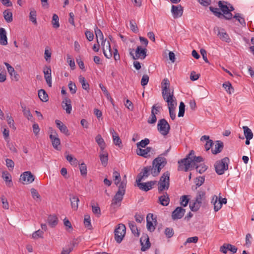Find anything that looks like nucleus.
I'll return each instance as SVG.
<instances>
[{
  "label": "nucleus",
  "instance_id": "nucleus-1",
  "mask_svg": "<svg viewBox=\"0 0 254 254\" xmlns=\"http://www.w3.org/2000/svg\"><path fill=\"white\" fill-rule=\"evenodd\" d=\"M167 159L161 155H159L155 158L152 163L151 166V174L153 177H156L160 174L161 169L167 164Z\"/></svg>",
  "mask_w": 254,
  "mask_h": 254
},
{
  "label": "nucleus",
  "instance_id": "nucleus-2",
  "mask_svg": "<svg viewBox=\"0 0 254 254\" xmlns=\"http://www.w3.org/2000/svg\"><path fill=\"white\" fill-rule=\"evenodd\" d=\"M127 180L126 179L122 181L119 186V189L116 194L112 200V206H120L121 203L123 199L124 195L126 193Z\"/></svg>",
  "mask_w": 254,
  "mask_h": 254
},
{
  "label": "nucleus",
  "instance_id": "nucleus-3",
  "mask_svg": "<svg viewBox=\"0 0 254 254\" xmlns=\"http://www.w3.org/2000/svg\"><path fill=\"white\" fill-rule=\"evenodd\" d=\"M170 172H164L158 182V192L161 193L164 190H168L170 186Z\"/></svg>",
  "mask_w": 254,
  "mask_h": 254
},
{
  "label": "nucleus",
  "instance_id": "nucleus-4",
  "mask_svg": "<svg viewBox=\"0 0 254 254\" xmlns=\"http://www.w3.org/2000/svg\"><path fill=\"white\" fill-rule=\"evenodd\" d=\"M191 155H193V150H191L190 153L187 155L186 158L178 161V163L179 166L178 170L179 171H185V172H187L190 168L193 167L190 158V156H191Z\"/></svg>",
  "mask_w": 254,
  "mask_h": 254
},
{
  "label": "nucleus",
  "instance_id": "nucleus-5",
  "mask_svg": "<svg viewBox=\"0 0 254 254\" xmlns=\"http://www.w3.org/2000/svg\"><path fill=\"white\" fill-rule=\"evenodd\" d=\"M229 159L228 157H225L220 160L217 161L214 165L215 170L217 174L219 175L224 173L225 171L228 169V163Z\"/></svg>",
  "mask_w": 254,
  "mask_h": 254
},
{
  "label": "nucleus",
  "instance_id": "nucleus-6",
  "mask_svg": "<svg viewBox=\"0 0 254 254\" xmlns=\"http://www.w3.org/2000/svg\"><path fill=\"white\" fill-rule=\"evenodd\" d=\"M126 232V227L122 223L117 225L114 231L115 239L118 243H121L124 238Z\"/></svg>",
  "mask_w": 254,
  "mask_h": 254
},
{
  "label": "nucleus",
  "instance_id": "nucleus-7",
  "mask_svg": "<svg viewBox=\"0 0 254 254\" xmlns=\"http://www.w3.org/2000/svg\"><path fill=\"white\" fill-rule=\"evenodd\" d=\"M157 129L162 135L165 136L169 132L170 126L165 119H162L158 121Z\"/></svg>",
  "mask_w": 254,
  "mask_h": 254
},
{
  "label": "nucleus",
  "instance_id": "nucleus-8",
  "mask_svg": "<svg viewBox=\"0 0 254 254\" xmlns=\"http://www.w3.org/2000/svg\"><path fill=\"white\" fill-rule=\"evenodd\" d=\"M49 137L51 140L53 147L57 150H60L61 149L60 146L61 140L59 138L56 131L55 130H52L51 133Z\"/></svg>",
  "mask_w": 254,
  "mask_h": 254
},
{
  "label": "nucleus",
  "instance_id": "nucleus-9",
  "mask_svg": "<svg viewBox=\"0 0 254 254\" xmlns=\"http://www.w3.org/2000/svg\"><path fill=\"white\" fill-rule=\"evenodd\" d=\"M34 176L30 171L24 172L20 176V180L22 181L23 184H30L34 181Z\"/></svg>",
  "mask_w": 254,
  "mask_h": 254
},
{
  "label": "nucleus",
  "instance_id": "nucleus-10",
  "mask_svg": "<svg viewBox=\"0 0 254 254\" xmlns=\"http://www.w3.org/2000/svg\"><path fill=\"white\" fill-rule=\"evenodd\" d=\"M102 46H103V54L105 57L107 59H110L112 57V53L111 51L110 43L109 41L102 42Z\"/></svg>",
  "mask_w": 254,
  "mask_h": 254
},
{
  "label": "nucleus",
  "instance_id": "nucleus-11",
  "mask_svg": "<svg viewBox=\"0 0 254 254\" xmlns=\"http://www.w3.org/2000/svg\"><path fill=\"white\" fill-rule=\"evenodd\" d=\"M156 181H148L146 183H139L137 187L144 191H147L152 189L153 186L156 183Z\"/></svg>",
  "mask_w": 254,
  "mask_h": 254
},
{
  "label": "nucleus",
  "instance_id": "nucleus-12",
  "mask_svg": "<svg viewBox=\"0 0 254 254\" xmlns=\"http://www.w3.org/2000/svg\"><path fill=\"white\" fill-rule=\"evenodd\" d=\"M186 210L181 207H177L172 213V218L173 220L181 219L184 215Z\"/></svg>",
  "mask_w": 254,
  "mask_h": 254
},
{
  "label": "nucleus",
  "instance_id": "nucleus-13",
  "mask_svg": "<svg viewBox=\"0 0 254 254\" xmlns=\"http://www.w3.org/2000/svg\"><path fill=\"white\" fill-rule=\"evenodd\" d=\"M43 72L46 81L49 87L52 86L51 68L50 66H45Z\"/></svg>",
  "mask_w": 254,
  "mask_h": 254
},
{
  "label": "nucleus",
  "instance_id": "nucleus-14",
  "mask_svg": "<svg viewBox=\"0 0 254 254\" xmlns=\"http://www.w3.org/2000/svg\"><path fill=\"white\" fill-rule=\"evenodd\" d=\"M140 242L141 245V250L143 252L145 251L150 247L149 237L147 235H143L140 239Z\"/></svg>",
  "mask_w": 254,
  "mask_h": 254
},
{
  "label": "nucleus",
  "instance_id": "nucleus-15",
  "mask_svg": "<svg viewBox=\"0 0 254 254\" xmlns=\"http://www.w3.org/2000/svg\"><path fill=\"white\" fill-rule=\"evenodd\" d=\"M171 12L175 18L181 17L183 15V7L180 4L177 5H173L172 6Z\"/></svg>",
  "mask_w": 254,
  "mask_h": 254
},
{
  "label": "nucleus",
  "instance_id": "nucleus-16",
  "mask_svg": "<svg viewBox=\"0 0 254 254\" xmlns=\"http://www.w3.org/2000/svg\"><path fill=\"white\" fill-rule=\"evenodd\" d=\"M146 51V49L142 48L141 46H137L135 50V60L144 59L147 56Z\"/></svg>",
  "mask_w": 254,
  "mask_h": 254
},
{
  "label": "nucleus",
  "instance_id": "nucleus-17",
  "mask_svg": "<svg viewBox=\"0 0 254 254\" xmlns=\"http://www.w3.org/2000/svg\"><path fill=\"white\" fill-rule=\"evenodd\" d=\"M217 29L218 30L217 36L219 38L226 42H230L231 39L225 30L223 28L219 29L218 27H217Z\"/></svg>",
  "mask_w": 254,
  "mask_h": 254
},
{
  "label": "nucleus",
  "instance_id": "nucleus-18",
  "mask_svg": "<svg viewBox=\"0 0 254 254\" xmlns=\"http://www.w3.org/2000/svg\"><path fill=\"white\" fill-rule=\"evenodd\" d=\"M71 102L70 99L67 97H65L62 102V107L67 114H70L72 110Z\"/></svg>",
  "mask_w": 254,
  "mask_h": 254
},
{
  "label": "nucleus",
  "instance_id": "nucleus-19",
  "mask_svg": "<svg viewBox=\"0 0 254 254\" xmlns=\"http://www.w3.org/2000/svg\"><path fill=\"white\" fill-rule=\"evenodd\" d=\"M55 123L57 127L60 130L61 132L64 133L67 136L69 135V132L67 127L61 121L56 120L55 121Z\"/></svg>",
  "mask_w": 254,
  "mask_h": 254
},
{
  "label": "nucleus",
  "instance_id": "nucleus-20",
  "mask_svg": "<svg viewBox=\"0 0 254 254\" xmlns=\"http://www.w3.org/2000/svg\"><path fill=\"white\" fill-rule=\"evenodd\" d=\"M158 200L162 205L164 206L168 205L170 202V198L167 192H164L163 195L158 197Z\"/></svg>",
  "mask_w": 254,
  "mask_h": 254
},
{
  "label": "nucleus",
  "instance_id": "nucleus-21",
  "mask_svg": "<svg viewBox=\"0 0 254 254\" xmlns=\"http://www.w3.org/2000/svg\"><path fill=\"white\" fill-rule=\"evenodd\" d=\"M76 245H77L76 241L72 240L65 248L63 249L61 254H69L73 251Z\"/></svg>",
  "mask_w": 254,
  "mask_h": 254
},
{
  "label": "nucleus",
  "instance_id": "nucleus-22",
  "mask_svg": "<svg viewBox=\"0 0 254 254\" xmlns=\"http://www.w3.org/2000/svg\"><path fill=\"white\" fill-rule=\"evenodd\" d=\"M168 103V109H175L176 106L177 105V102H176L175 98L173 94L169 95L166 100H165Z\"/></svg>",
  "mask_w": 254,
  "mask_h": 254
},
{
  "label": "nucleus",
  "instance_id": "nucleus-23",
  "mask_svg": "<svg viewBox=\"0 0 254 254\" xmlns=\"http://www.w3.org/2000/svg\"><path fill=\"white\" fill-rule=\"evenodd\" d=\"M70 201L71 208L73 210H77L78 208L79 199L78 196L74 195H70Z\"/></svg>",
  "mask_w": 254,
  "mask_h": 254
},
{
  "label": "nucleus",
  "instance_id": "nucleus-24",
  "mask_svg": "<svg viewBox=\"0 0 254 254\" xmlns=\"http://www.w3.org/2000/svg\"><path fill=\"white\" fill-rule=\"evenodd\" d=\"M152 149V147H147L145 149H141L138 148L136 150V153L138 155L142 156L144 158H148L150 156V155H148V153H149Z\"/></svg>",
  "mask_w": 254,
  "mask_h": 254
},
{
  "label": "nucleus",
  "instance_id": "nucleus-25",
  "mask_svg": "<svg viewBox=\"0 0 254 254\" xmlns=\"http://www.w3.org/2000/svg\"><path fill=\"white\" fill-rule=\"evenodd\" d=\"M0 44L4 46L7 44L6 33L3 28H0Z\"/></svg>",
  "mask_w": 254,
  "mask_h": 254
},
{
  "label": "nucleus",
  "instance_id": "nucleus-26",
  "mask_svg": "<svg viewBox=\"0 0 254 254\" xmlns=\"http://www.w3.org/2000/svg\"><path fill=\"white\" fill-rule=\"evenodd\" d=\"M95 141L98 144L101 149V152H103L106 147V143L101 134H98L95 137Z\"/></svg>",
  "mask_w": 254,
  "mask_h": 254
},
{
  "label": "nucleus",
  "instance_id": "nucleus-27",
  "mask_svg": "<svg viewBox=\"0 0 254 254\" xmlns=\"http://www.w3.org/2000/svg\"><path fill=\"white\" fill-rule=\"evenodd\" d=\"M224 147L223 142L221 141L218 140L215 145V148L212 149V153L213 154H217L222 151Z\"/></svg>",
  "mask_w": 254,
  "mask_h": 254
},
{
  "label": "nucleus",
  "instance_id": "nucleus-28",
  "mask_svg": "<svg viewBox=\"0 0 254 254\" xmlns=\"http://www.w3.org/2000/svg\"><path fill=\"white\" fill-rule=\"evenodd\" d=\"M2 178L6 182L7 186L8 187H11L12 186L11 175L7 171H4L2 172Z\"/></svg>",
  "mask_w": 254,
  "mask_h": 254
},
{
  "label": "nucleus",
  "instance_id": "nucleus-29",
  "mask_svg": "<svg viewBox=\"0 0 254 254\" xmlns=\"http://www.w3.org/2000/svg\"><path fill=\"white\" fill-rule=\"evenodd\" d=\"M150 215H151V217L153 221L154 220V219H155V223L157 222V221H156V219L153 218V215L152 214L149 213L147 215V228L148 230L150 232H153L155 229V227L153 225V222L148 220V218Z\"/></svg>",
  "mask_w": 254,
  "mask_h": 254
},
{
  "label": "nucleus",
  "instance_id": "nucleus-30",
  "mask_svg": "<svg viewBox=\"0 0 254 254\" xmlns=\"http://www.w3.org/2000/svg\"><path fill=\"white\" fill-rule=\"evenodd\" d=\"M3 16L5 20L7 23H10L12 21V13L10 9H7L3 12Z\"/></svg>",
  "mask_w": 254,
  "mask_h": 254
},
{
  "label": "nucleus",
  "instance_id": "nucleus-31",
  "mask_svg": "<svg viewBox=\"0 0 254 254\" xmlns=\"http://www.w3.org/2000/svg\"><path fill=\"white\" fill-rule=\"evenodd\" d=\"M58 222V219L55 215H50L48 218V223L51 227H55Z\"/></svg>",
  "mask_w": 254,
  "mask_h": 254
},
{
  "label": "nucleus",
  "instance_id": "nucleus-32",
  "mask_svg": "<svg viewBox=\"0 0 254 254\" xmlns=\"http://www.w3.org/2000/svg\"><path fill=\"white\" fill-rule=\"evenodd\" d=\"M100 159L101 162L102 164L104 166H107L108 164V153L104 150L103 152H101L100 153Z\"/></svg>",
  "mask_w": 254,
  "mask_h": 254
},
{
  "label": "nucleus",
  "instance_id": "nucleus-33",
  "mask_svg": "<svg viewBox=\"0 0 254 254\" xmlns=\"http://www.w3.org/2000/svg\"><path fill=\"white\" fill-rule=\"evenodd\" d=\"M129 227L131 231V232L136 237L139 236V232L137 229V227L133 221H129L128 222Z\"/></svg>",
  "mask_w": 254,
  "mask_h": 254
},
{
  "label": "nucleus",
  "instance_id": "nucleus-34",
  "mask_svg": "<svg viewBox=\"0 0 254 254\" xmlns=\"http://www.w3.org/2000/svg\"><path fill=\"white\" fill-rule=\"evenodd\" d=\"M190 158L193 167L196 165V163L203 161V158L201 156L196 157L194 156V152L193 151V155H191V156H190Z\"/></svg>",
  "mask_w": 254,
  "mask_h": 254
},
{
  "label": "nucleus",
  "instance_id": "nucleus-35",
  "mask_svg": "<svg viewBox=\"0 0 254 254\" xmlns=\"http://www.w3.org/2000/svg\"><path fill=\"white\" fill-rule=\"evenodd\" d=\"M38 96L42 102L48 101V95L44 89H40L38 91Z\"/></svg>",
  "mask_w": 254,
  "mask_h": 254
},
{
  "label": "nucleus",
  "instance_id": "nucleus-36",
  "mask_svg": "<svg viewBox=\"0 0 254 254\" xmlns=\"http://www.w3.org/2000/svg\"><path fill=\"white\" fill-rule=\"evenodd\" d=\"M205 194L206 193L204 190H199L197 193L195 200L199 202L200 201L201 203L202 204V201H204L205 199Z\"/></svg>",
  "mask_w": 254,
  "mask_h": 254
},
{
  "label": "nucleus",
  "instance_id": "nucleus-37",
  "mask_svg": "<svg viewBox=\"0 0 254 254\" xmlns=\"http://www.w3.org/2000/svg\"><path fill=\"white\" fill-rule=\"evenodd\" d=\"M79 81L82 85V88L89 92V84L86 82L85 78L82 75L79 76Z\"/></svg>",
  "mask_w": 254,
  "mask_h": 254
},
{
  "label": "nucleus",
  "instance_id": "nucleus-38",
  "mask_svg": "<svg viewBox=\"0 0 254 254\" xmlns=\"http://www.w3.org/2000/svg\"><path fill=\"white\" fill-rule=\"evenodd\" d=\"M244 130V133L246 138H253L254 134L251 129L247 126H244L243 127Z\"/></svg>",
  "mask_w": 254,
  "mask_h": 254
},
{
  "label": "nucleus",
  "instance_id": "nucleus-39",
  "mask_svg": "<svg viewBox=\"0 0 254 254\" xmlns=\"http://www.w3.org/2000/svg\"><path fill=\"white\" fill-rule=\"evenodd\" d=\"M66 160L71 165L77 166L78 164V161L76 158L73 157L71 154H68L65 156Z\"/></svg>",
  "mask_w": 254,
  "mask_h": 254
},
{
  "label": "nucleus",
  "instance_id": "nucleus-40",
  "mask_svg": "<svg viewBox=\"0 0 254 254\" xmlns=\"http://www.w3.org/2000/svg\"><path fill=\"white\" fill-rule=\"evenodd\" d=\"M201 205V202H198L195 200L192 204L190 205V208L192 211L195 212L197 211L199 208L200 207Z\"/></svg>",
  "mask_w": 254,
  "mask_h": 254
},
{
  "label": "nucleus",
  "instance_id": "nucleus-41",
  "mask_svg": "<svg viewBox=\"0 0 254 254\" xmlns=\"http://www.w3.org/2000/svg\"><path fill=\"white\" fill-rule=\"evenodd\" d=\"M36 16V11L34 9L31 10L29 14V19L35 25L37 24Z\"/></svg>",
  "mask_w": 254,
  "mask_h": 254
},
{
  "label": "nucleus",
  "instance_id": "nucleus-42",
  "mask_svg": "<svg viewBox=\"0 0 254 254\" xmlns=\"http://www.w3.org/2000/svg\"><path fill=\"white\" fill-rule=\"evenodd\" d=\"M6 79V72L4 68L0 65V82H3Z\"/></svg>",
  "mask_w": 254,
  "mask_h": 254
},
{
  "label": "nucleus",
  "instance_id": "nucleus-43",
  "mask_svg": "<svg viewBox=\"0 0 254 254\" xmlns=\"http://www.w3.org/2000/svg\"><path fill=\"white\" fill-rule=\"evenodd\" d=\"M209 9L215 16H217L219 18H222L223 14L219 11V8L210 6Z\"/></svg>",
  "mask_w": 254,
  "mask_h": 254
},
{
  "label": "nucleus",
  "instance_id": "nucleus-44",
  "mask_svg": "<svg viewBox=\"0 0 254 254\" xmlns=\"http://www.w3.org/2000/svg\"><path fill=\"white\" fill-rule=\"evenodd\" d=\"M94 30H95V34L96 35V38L97 39V42L98 41L99 38L101 40H102V41H104L105 40H104V39H104L103 34L102 31H101V30L99 29L96 26H95Z\"/></svg>",
  "mask_w": 254,
  "mask_h": 254
},
{
  "label": "nucleus",
  "instance_id": "nucleus-45",
  "mask_svg": "<svg viewBox=\"0 0 254 254\" xmlns=\"http://www.w3.org/2000/svg\"><path fill=\"white\" fill-rule=\"evenodd\" d=\"M223 87L229 94H231L232 92H234V89L229 82H225L223 84Z\"/></svg>",
  "mask_w": 254,
  "mask_h": 254
},
{
  "label": "nucleus",
  "instance_id": "nucleus-46",
  "mask_svg": "<svg viewBox=\"0 0 254 254\" xmlns=\"http://www.w3.org/2000/svg\"><path fill=\"white\" fill-rule=\"evenodd\" d=\"M156 112H154L153 110H151L150 117L147 120V123L149 124H153L156 123L157 121V118L156 117Z\"/></svg>",
  "mask_w": 254,
  "mask_h": 254
},
{
  "label": "nucleus",
  "instance_id": "nucleus-47",
  "mask_svg": "<svg viewBox=\"0 0 254 254\" xmlns=\"http://www.w3.org/2000/svg\"><path fill=\"white\" fill-rule=\"evenodd\" d=\"M194 167H195L196 171L200 174L204 173L207 169V166L204 163L200 164L199 165H196Z\"/></svg>",
  "mask_w": 254,
  "mask_h": 254
},
{
  "label": "nucleus",
  "instance_id": "nucleus-48",
  "mask_svg": "<svg viewBox=\"0 0 254 254\" xmlns=\"http://www.w3.org/2000/svg\"><path fill=\"white\" fill-rule=\"evenodd\" d=\"M233 17L236 19L243 26H245L246 25L245 20L244 17L241 16V14L240 13H236Z\"/></svg>",
  "mask_w": 254,
  "mask_h": 254
},
{
  "label": "nucleus",
  "instance_id": "nucleus-49",
  "mask_svg": "<svg viewBox=\"0 0 254 254\" xmlns=\"http://www.w3.org/2000/svg\"><path fill=\"white\" fill-rule=\"evenodd\" d=\"M52 23L54 28H58L59 27V17L56 14L53 15Z\"/></svg>",
  "mask_w": 254,
  "mask_h": 254
},
{
  "label": "nucleus",
  "instance_id": "nucleus-50",
  "mask_svg": "<svg viewBox=\"0 0 254 254\" xmlns=\"http://www.w3.org/2000/svg\"><path fill=\"white\" fill-rule=\"evenodd\" d=\"M151 166H148L143 168L141 172L142 173V176L145 178H147L150 175L149 172H151Z\"/></svg>",
  "mask_w": 254,
  "mask_h": 254
},
{
  "label": "nucleus",
  "instance_id": "nucleus-51",
  "mask_svg": "<svg viewBox=\"0 0 254 254\" xmlns=\"http://www.w3.org/2000/svg\"><path fill=\"white\" fill-rule=\"evenodd\" d=\"M79 169L82 176H86L87 175V167L84 163L79 164Z\"/></svg>",
  "mask_w": 254,
  "mask_h": 254
},
{
  "label": "nucleus",
  "instance_id": "nucleus-52",
  "mask_svg": "<svg viewBox=\"0 0 254 254\" xmlns=\"http://www.w3.org/2000/svg\"><path fill=\"white\" fill-rule=\"evenodd\" d=\"M113 139L114 143L116 146H118L119 147H121L122 146V142L121 138L119 136L118 134L113 135Z\"/></svg>",
  "mask_w": 254,
  "mask_h": 254
},
{
  "label": "nucleus",
  "instance_id": "nucleus-53",
  "mask_svg": "<svg viewBox=\"0 0 254 254\" xmlns=\"http://www.w3.org/2000/svg\"><path fill=\"white\" fill-rule=\"evenodd\" d=\"M185 111V105L183 102H181L179 106V111L178 113V117H183L184 116Z\"/></svg>",
  "mask_w": 254,
  "mask_h": 254
},
{
  "label": "nucleus",
  "instance_id": "nucleus-54",
  "mask_svg": "<svg viewBox=\"0 0 254 254\" xmlns=\"http://www.w3.org/2000/svg\"><path fill=\"white\" fill-rule=\"evenodd\" d=\"M84 224L85 226L88 229L90 230L92 229V226L90 223V217L89 215H85Z\"/></svg>",
  "mask_w": 254,
  "mask_h": 254
},
{
  "label": "nucleus",
  "instance_id": "nucleus-55",
  "mask_svg": "<svg viewBox=\"0 0 254 254\" xmlns=\"http://www.w3.org/2000/svg\"><path fill=\"white\" fill-rule=\"evenodd\" d=\"M64 225L66 227V231L68 232L72 231L73 228L72 227L70 222L66 218H64Z\"/></svg>",
  "mask_w": 254,
  "mask_h": 254
},
{
  "label": "nucleus",
  "instance_id": "nucleus-56",
  "mask_svg": "<svg viewBox=\"0 0 254 254\" xmlns=\"http://www.w3.org/2000/svg\"><path fill=\"white\" fill-rule=\"evenodd\" d=\"M43 231L40 230L36 231L32 234V238L35 239H37L40 238H43Z\"/></svg>",
  "mask_w": 254,
  "mask_h": 254
},
{
  "label": "nucleus",
  "instance_id": "nucleus-57",
  "mask_svg": "<svg viewBox=\"0 0 254 254\" xmlns=\"http://www.w3.org/2000/svg\"><path fill=\"white\" fill-rule=\"evenodd\" d=\"M31 192L32 196L33 199H36V198H37L39 199V201L41 200L40 195L39 194L38 192L37 191V190L36 189H35L34 188H32L31 189Z\"/></svg>",
  "mask_w": 254,
  "mask_h": 254
},
{
  "label": "nucleus",
  "instance_id": "nucleus-58",
  "mask_svg": "<svg viewBox=\"0 0 254 254\" xmlns=\"http://www.w3.org/2000/svg\"><path fill=\"white\" fill-rule=\"evenodd\" d=\"M149 143V139L148 138H145L144 139L141 140L140 142L137 143V146H141L142 148H145V146Z\"/></svg>",
  "mask_w": 254,
  "mask_h": 254
},
{
  "label": "nucleus",
  "instance_id": "nucleus-59",
  "mask_svg": "<svg viewBox=\"0 0 254 254\" xmlns=\"http://www.w3.org/2000/svg\"><path fill=\"white\" fill-rule=\"evenodd\" d=\"M162 89H163V91H165L169 87H170V81L167 78H164L162 82Z\"/></svg>",
  "mask_w": 254,
  "mask_h": 254
},
{
  "label": "nucleus",
  "instance_id": "nucleus-60",
  "mask_svg": "<svg viewBox=\"0 0 254 254\" xmlns=\"http://www.w3.org/2000/svg\"><path fill=\"white\" fill-rule=\"evenodd\" d=\"M164 233L168 238H170L173 237L174 234V230L172 228H166Z\"/></svg>",
  "mask_w": 254,
  "mask_h": 254
},
{
  "label": "nucleus",
  "instance_id": "nucleus-61",
  "mask_svg": "<svg viewBox=\"0 0 254 254\" xmlns=\"http://www.w3.org/2000/svg\"><path fill=\"white\" fill-rule=\"evenodd\" d=\"M69 91L72 94L76 93L77 88L75 83H73L72 81H70L68 85Z\"/></svg>",
  "mask_w": 254,
  "mask_h": 254
},
{
  "label": "nucleus",
  "instance_id": "nucleus-62",
  "mask_svg": "<svg viewBox=\"0 0 254 254\" xmlns=\"http://www.w3.org/2000/svg\"><path fill=\"white\" fill-rule=\"evenodd\" d=\"M218 6L223 13L228 11H229V8L228 7L227 5L224 4L222 1L220 0L218 2Z\"/></svg>",
  "mask_w": 254,
  "mask_h": 254
},
{
  "label": "nucleus",
  "instance_id": "nucleus-63",
  "mask_svg": "<svg viewBox=\"0 0 254 254\" xmlns=\"http://www.w3.org/2000/svg\"><path fill=\"white\" fill-rule=\"evenodd\" d=\"M189 201L188 196L184 195L181 197V205L185 207L187 206Z\"/></svg>",
  "mask_w": 254,
  "mask_h": 254
},
{
  "label": "nucleus",
  "instance_id": "nucleus-64",
  "mask_svg": "<svg viewBox=\"0 0 254 254\" xmlns=\"http://www.w3.org/2000/svg\"><path fill=\"white\" fill-rule=\"evenodd\" d=\"M129 24L130 29L132 30V31L135 33H137L138 32V28L136 23L132 20L130 21Z\"/></svg>",
  "mask_w": 254,
  "mask_h": 254
}]
</instances>
